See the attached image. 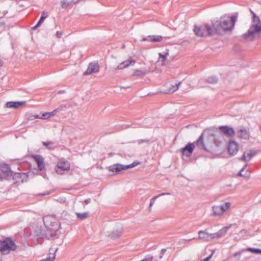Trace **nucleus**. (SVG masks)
Listing matches in <instances>:
<instances>
[{"label": "nucleus", "instance_id": "f257e3e1", "mask_svg": "<svg viewBox=\"0 0 261 261\" xmlns=\"http://www.w3.org/2000/svg\"><path fill=\"white\" fill-rule=\"evenodd\" d=\"M237 19V16L233 15L231 17H222L219 20H214L212 23L214 33L221 34L223 32L231 31L234 28Z\"/></svg>", "mask_w": 261, "mask_h": 261}, {"label": "nucleus", "instance_id": "f03ea898", "mask_svg": "<svg viewBox=\"0 0 261 261\" xmlns=\"http://www.w3.org/2000/svg\"><path fill=\"white\" fill-rule=\"evenodd\" d=\"M252 23L247 32L242 35V38L250 41L253 40L259 36L261 34V21L259 18L252 11Z\"/></svg>", "mask_w": 261, "mask_h": 261}, {"label": "nucleus", "instance_id": "7ed1b4c3", "mask_svg": "<svg viewBox=\"0 0 261 261\" xmlns=\"http://www.w3.org/2000/svg\"><path fill=\"white\" fill-rule=\"evenodd\" d=\"M16 248V245L10 238L0 240V251L3 254H8L11 251H14Z\"/></svg>", "mask_w": 261, "mask_h": 261}, {"label": "nucleus", "instance_id": "20e7f679", "mask_svg": "<svg viewBox=\"0 0 261 261\" xmlns=\"http://www.w3.org/2000/svg\"><path fill=\"white\" fill-rule=\"evenodd\" d=\"M209 137H211L213 140L214 139L213 135L208 134L207 132L204 130L196 141V145L201 149L210 151V149L208 147V142L207 141Z\"/></svg>", "mask_w": 261, "mask_h": 261}, {"label": "nucleus", "instance_id": "39448f33", "mask_svg": "<svg viewBox=\"0 0 261 261\" xmlns=\"http://www.w3.org/2000/svg\"><path fill=\"white\" fill-rule=\"evenodd\" d=\"M194 32L197 36H204L206 34H208L209 35L214 34V29L208 24H205L202 26H195L194 29Z\"/></svg>", "mask_w": 261, "mask_h": 261}, {"label": "nucleus", "instance_id": "423d86ee", "mask_svg": "<svg viewBox=\"0 0 261 261\" xmlns=\"http://www.w3.org/2000/svg\"><path fill=\"white\" fill-rule=\"evenodd\" d=\"M141 163L138 161H134L133 163L127 165H123L119 164L112 165L109 167V171L112 172L119 173L122 170H125L131 168L136 167L139 165Z\"/></svg>", "mask_w": 261, "mask_h": 261}, {"label": "nucleus", "instance_id": "0eeeda50", "mask_svg": "<svg viewBox=\"0 0 261 261\" xmlns=\"http://www.w3.org/2000/svg\"><path fill=\"white\" fill-rule=\"evenodd\" d=\"M231 225L223 227L218 232L213 233H209L210 241L213 239L220 238L224 236L227 230L231 227Z\"/></svg>", "mask_w": 261, "mask_h": 261}, {"label": "nucleus", "instance_id": "6e6552de", "mask_svg": "<svg viewBox=\"0 0 261 261\" xmlns=\"http://www.w3.org/2000/svg\"><path fill=\"white\" fill-rule=\"evenodd\" d=\"M70 167V164L68 161L59 162L57 165L56 172L62 175L65 171L69 170Z\"/></svg>", "mask_w": 261, "mask_h": 261}, {"label": "nucleus", "instance_id": "1a4fd4ad", "mask_svg": "<svg viewBox=\"0 0 261 261\" xmlns=\"http://www.w3.org/2000/svg\"><path fill=\"white\" fill-rule=\"evenodd\" d=\"M194 148L195 145L194 143H189L184 148L180 149V152L182 153V155L190 157L192 155Z\"/></svg>", "mask_w": 261, "mask_h": 261}, {"label": "nucleus", "instance_id": "9d476101", "mask_svg": "<svg viewBox=\"0 0 261 261\" xmlns=\"http://www.w3.org/2000/svg\"><path fill=\"white\" fill-rule=\"evenodd\" d=\"M99 66L97 63H90L84 74L87 75H90L93 73H97L99 71Z\"/></svg>", "mask_w": 261, "mask_h": 261}, {"label": "nucleus", "instance_id": "9b49d317", "mask_svg": "<svg viewBox=\"0 0 261 261\" xmlns=\"http://www.w3.org/2000/svg\"><path fill=\"white\" fill-rule=\"evenodd\" d=\"M239 150V145L234 141H230L228 145V151L231 155L236 154Z\"/></svg>", "mask_w": 261, "mask_h": 261}, {"label": "nucleus", "instance_id": "f8f14e48", "mask_svg": "<svg viewBox=\"0 0 261 261\" xmlns=\"http://www.w3.org/2000/svg\"><path fill=\"white\" fill-rule=\"evenodd\" d=\"M0 170L6 177L12 176L13 175L12 171L8 164L5 163L1 164L0 165Z\"/></svg>", "mask_w": 261, "mask_h": 261}, {"label": "nucleus", "instance_id": "ddd939ff", "mask_svg": "<svg viewBox=\"0 0 261 261\" xmlns=\"http://www.w3.org/2000/svg\"><path fill=\"white\" fill-rule=\"evenodd\" d=\"M136 63V61L132 60L131 57H129L128 60L121 62L116 68V70H121L125 68L128 67L129 65H134Z\"/></svg>", "mask_w": 261, "mask_h": 261}, {"label": "nucleus", "instance_id": "4468645a", "mask_svg": "<svg viewBox=\"0 0 261 261\" xmlns=\"http://www.w3.org/2000/svg\"><path fill=\"white\" fill-rule=\"evenodd\" d=\"M13 179L16 182H23L26 181L28 178L27 175L24 173H15L13 175Z\"/></svg>", "mask_w": 261, "mask_h": 261}, {"label": "nucleus", "instance_id": "2eb2a0df", "mask_svg": "<svg viewBox=\"0 0 261 261\" xmlns=\"http://www.w3.org/2000/svg\"><path fill=\"white\" fill-rule=\"evenodd\" d=\"M219 129L223 134L229 137L233 136L234 135V129L228 126H221Z\"/></svg>", "mask_w": 261, "mask_h": 261}, {"label": "nucleus", "instance_id": "dca6fc26", "mask_svg": "<svg viewBox=\"0 0 261 261\" xmlns=\"http://www.w3.org/2000/svg\"><path fill=\"white\" fill-rule=\"evenodd\" d=\"M32 158L36 162L39 170H43L45 167L44 159L40 155H33Z\"/></svg>", "mask_w": 261, "mask_h": 261}, {"label": "nucleus", "instance_id": "f3484780", "mask_svg": "<svg viewBox=\"0 0 261 261\" xmlns=\"http://www.w3.org/2000/svg\"><path fill=\"white\" fill-rule=\"evenodd\" d=\"M61 111L60 108H57L55 109L53 111L50 112H45L43 113L41 116H39L38 115L36 117V118L41 119H46L49 118L50 117H53L56 115L57 112Z\"/></svg>", "mask_w": 261, "mask_h": 261}, {"label": "nucleus", "instance_id": "a211bd4d", "mask_svg": "<svg viewBox=\"0 0 261 261\" xmlns=\"http://www.w3.org/2000/svg\"><path fill=\"white\" fill-rule=\"evenodd\" d=\"M212 209L213 215L214 216H221L225 212L224 205H215L213 206Z\"/></svg>", "mask_w": 261, "mask_h": 261}, {"label": "nucleus", "instance_id": "6ab92c4d", "mask_svg": "<svg viewBox=\"0 0 261 261\" xmlns=\"http://www.w3.org/2000/svg\"><path fill=\"white\" fill-rule=\"evenodd\" d=\"M238 136L239 138L243 139H248L250 137V133L248 129L245 128L240 129L237 132Z\"/></svg>", "mask_w": 261, "mask_h": 261}, {"label": "nucleus", "instance_id": "aec40b11", "mask_svg": "<svg viewBox=\"0 0 261 261\" xmlns=\"http://www.w3.org/2000/svg\"><path fill=\"white\" fill-rule=\"evenodd\" d=\"M26 102L23 101H8L6 103V106L8 108L17 109L19 107L23 106L25 104Z\"/></svg>", "mask_w": 261, "mask_h": 261}, {"label": "nucleus", "instance_id": "412c9836", "mask_svg": "<svg viewBox=\"0 0 261 261\" xmlns=\"http://www.w3.org/2000/svg\"><path fill=\"white\" fill-rule=\"evenodd\" d=\"M198 238L197 239H200L204 242L210 241L209 233H208L206 230H200L198 231Z\"/></svg>", "mask_w": 261, "mask_h": 261}, {"label": "nucleus", "instance_id": "4be33fe9", "mask_svg": "<svg viewBox=\"0 0 261 261\" xmlns=\"http://www.w3.org/2000/svg\"><path fill=\"white\" fill-rule=\"evenodd\" d=\"M181 84V82H179L178 83H176L175 85H173L170 84V83H167V87H169V89L168 90L167 92L169 93H172L175 91H177L179 88V86Z\"/></svg>", "mask_w": 261, "mask_h": 261}, {"label": "nucleus", "instance_id": "5701e85b", "mask_svg": "<svg viewBox=\"0 0 261 261\" xmlns=\"http://www.w3.org/2000/svg\"><path fill=\"white\" fill-rule=\"evenodd\" d=\"M57 250V248L54 249L50 248L49 250V253L48 254V257L44 259H42L41 261H53L55 258V253Z\"/></svg>", "mask_w": 261, "mask_h": 261}, {"label": "nucleus", "instance_id": "b1692460", "mask_svg": "<svg viewBox=\"0 0 261 261\" xmlns=\"http://www.w3.org/2000/svg\"><path fill=\"white\" fill-rule=\"evenodd\" d=\"M122 233V229L121 227L119 228L118 229L116 230L115 231L111 232L109 234L112 239H115L121 236Z\"/></svg>", "mask_w": 261, "mask_h": 261}, {"label": "nucleus", "instance_id": "393cba45", "mask_svg": "<svg viewBox=\"0 0 261 261\" xmlns=\"http://www.w3.org/2000/svg\"><path fill=\"white\" fill-rule=\"evenodd\" d=\"M170 195V193H162L160 194H159L154 197H153V198H152L151 199H150V204H149V210L150 211L151 210V207H152V206L154 204V202H155V200L159 197L161 196H164V195Z\"/></svg>", "mask_w": 261, "mask_h": 261}, {"label": "nucleus", "instance_id": "a878e982", "mask_svg": "<svg viewBox=\"0 0 261 261\" xmlns=\"http://www.w3.org/2000/svg\"><path fill=\"white\" fill-rule=\"evenodd\" d=\"M76 3L77 2H74L73 0H62L61 1V7L65 9L73 3L76 4Z\"/></svg>", "mask_w": 261, "mask_h": 261}, {"label": "nucleus", "instance_id": "bb28decb", "mask_svg": "<svg viewBox=\"0 0 261 261\" xmlns=\"http://www.w3.org/2000/svg\"><path fill=\"white\" fill-rule=\"evenodd\" d=\"M148 37L149 38V41L151 42H161L163 40V37L160 35H149Z\"/></svg>", "mask_w": 261, "mask_h": 261}, {"label": "nucleus", "instance_id": "cd10ccee", "mask_svg": "<svg viewBox=\"0 0 261 261\" xmlns=\"http://www.w3.org/2000/svg\"><path fill=\"white\" fill-rule=\"evenodd\" d=\"M53 219H54V218L51 216H46L43 217V223L46 227L49 228L51 226V224H50L49 223L51 222V220Z\"/></svg>", "mask_w": 261, "mask_h": 261}, {"label": "nucleus", "instance_id": "c85d7f7f", "mask_svg": "<svg viewBox=\"0 0 261 261\" xmlns=\"http://www.w3.org/2000/svg\"><path fill=\"white\" fill-rule=\"evenodd\" d=\"M248 164H246L243 168L240 170V172L239 173V175L240 176L244 177L245 178H248L250 176V174L249 172H246L245 174H243V172L244 171L245 169L247 167Z\"/></svg>", "mask_w": 261, "mask_h": 261}, {"label": "nucleus", "instance_id": "c756f323", "mask_svg": "<svg viewBox=\"0 0 261 261\" xmlns=\"http://www.w3.org/2000/svg\"><path fill=\"white\" fill-rule=\"evenodd\" d=\"M43 145L45 146L48 149H53L54 148V143L51 141L49 142H43Z\"/></svg>", "mask_w": 261, "mask_h": 261}, {"label": "nucleus", "instance_id": "7c9ffc66", "mask_svg": "<svg viewBox=\"0 0 261 261\" xmlns=\"http://www.w3.org/2000/svg\"><path fill=\"white\" fill-rule=\"evenodd\" d=\"M197 238H192V239H182L181 240H180L178 242V244L180 246H181V245H185V244L188 243L189 242H190V241H191L192 240H197Z\"/></svg>", "mask_w": 261, "mask_h": 261}, {"label": "nucleus", "instance_id": "2f4dec72", "mask_svg": "<svg viewBox=\"0 0 261 261\" xmlns=\"http://www.w3.org/2000/svg\"><path fill=\"white\" fill-rule=\"evenodd\" d=\"M207 82L210 84H215L218 82V78L216 76H210L206 80Z\"/></svg>", "mask_w": 261, "mask_h": 261}, {"label": "nucleus", "instance_id": "473e14b6", "mask_svg": "<svg viewBox=\"0 0 261 261\" xmlns=\"http://www.w3.org/2000/svg\"><path fill=\"white\" fill-rule=\"evenodd\" d=\"M76 215L79 219L81 220H83L85 219L87 217L88 215V212H85L83 213H76Z\"/></svg>", "mask_w": 261, "mask_h": 261}, {"label": "nucleus", "instance_id": "72a5a7b5", "mask_svg": "<svg viewBox=\"0 0 261 261\" xmlns=\"http://www.w3.org/2000/svg\"><path fill=\"white\" fill-rule=\"evenodd\" d=\"M256 154V152L254 150H250L247 152V158H248V160H250L253 156Z\"/></svg>", "mask_w": 261, "mask_h": 261}, {"label": "nucleus", "instance_id": "f704fd0d", "mask_svg": "<svg viewBox=\"0 0 261 261\" xmlns=\"http://www.w3.org/2000/svg\"><path fill=\"white\" fill-rule=\"evenodd\" d=\"M45 19V17H41L38 23L33 28V29L35 30L37 28L39 27L43 23Z\"/></svg>", "mask_w": 261, "mask_h": 261}, {"label": "nucleus", "instance_id": "c9c22d12", "mask_svg": "<svg viewBox=\"0 0 261 261\" xmlns=\"http://www.w3.org/2000/svg\"><path fill=\"white\" fill-rule=\"evenodd\" d=\"M146 74L144 71L141 70H136L133 74L134 76H141Z\"/></svg>", "mask_w": 261, "mask_h": 261}, {"label": "nucleus", "instance_id": "e433bc0d", "mask_svg": "<svg viewBox=\"0 0 261 261\" xmlns=\"http://www.w3.org/2000/svg\"><path fill=\"white\" fill-rule=\"evenodd\" d=\"M247 250L255 254H261V249L254 248H248Z\"/></svg>", "mask_w": 261, "mask_h": 261}, {"label": "nucleus", "instance_id": "4c0bfd02", "mask_svg": "<svg viewBox=\"0 0 261 261\" xmlns=\"http://www.w3.org/2000/svg\"><path fill=\"white\" fill-rule=\"evenodd\" d=\"M138 144H141L142 143H147L148 144L150 143V140L145 139H139L137 141Z\"/></svg>", "mask_w": 261, "mask_h": 261}, {"label": "nucleus", "instance_id": "58836bf2", "mask_svg": "<svg viewBox=\"0 0 261 261\" xmlns=\"http://www.w3.org/2000/svg\"><path fill=\"white\" fill-rule=\"evenodd\" d=\"M144 261H152L153 256L151 255H147L144 258Z\"/></svg>", "mask_w": 261, "mask_h": 261}, {"label": "nucleus", "instance_id": "ea45409f", "mask_svg": "<svg viewBox=\"0 0 261 261\" xmlns=\"http://www.w3.org/2000/svg\"><path fill=\"white\" fill-rule=\"evenodd\" d=\"M168 55V53H166L165 55H162V54L161 53H159V56L162 59V61H164L166 58V57Z\"/></svg>", "mask_w": 261, "mask_h": 261}, {"label": "nucleus", "instance_id": "a19ab883", "mask_svg": "<svg viewBox=\"0 0 261 261\" xmlns=\"http://www.w3.org/2000/svg\"><path fill=\"white\" fill-rule=\"evenodd\" d=\"M246 154H247V152H244L242 156L241 157V159L242 160H243V161L244 162H246L248 160H247V155H246Z\"/></svg>", "mask_w": 261, "mask_h": 261}, {"label": "nucleus", "instance_id": "79ce46f5", "mask_svg": "<svg viewBox=\"0 0 261 261\" xmlns=\"http://www.w3.org/2000/svg\"><path fill=\"white\" fill-rule=\"evenodd\" d=\"M230 202H227L225 203V205H224V209H225V212L230 207Z\"/></svg>", "mask_w": 261, "mask_h": 261}, {"label": "nucleus", "instance_id": "37998d69", "mask_svg": "<svg viewBox=\"0 0 261 261\" xmlns=\"http://www.w3.org/2000/svg\"><path fill=\"white\" fill-rule=\"evenodd\" d=\"M166 251V249L164 248L161 250V255L159 256V259H161L162 258L163 255L165 254Z\"/></svg>", "mask_w": 261, "mask_h": 261}, {"label": "nucleus", "instance_id": "c03bdc74", "mask_svg": "<svg viewBox=\"0 0 261 261\" xmlns=\"http://www.w3.org/2000/svg\"><path fill=\"white\" fill-rule=\"evenodd\" d=\"M41 17H45V18H46L48 17V13L45 11H43L41 13Z\"/></svg>", "mask_w": 261, "mask_h": 261}, {"label": "nucleus", "instance_id": "a18cd8bd", "mask_svg": "<svg viewBox=\"0 0 261 261\" xmlns=\"http://www.w3.org/2000/svg\"><path fill=\"white\" fill-rule=\"evenodd\" d=\"M212 256V254H211L210 255H209L207 257L203 259L202 260H201V261H208L210 260V259L211 258Z\"/></svg>", "mask_w": 261, "mask_h": 261}, {"label": "nucleus", "instance_id": "49530a36", "mask_svg": "<svg viewBox=\"0 0 261 261\" xmlns=\"http://www.w3.org/2000/svg\"><path fill=\"white\" fill-rule=\"evenodd\" d=\"M58 108H60L61 111L66 108V106L65 105H61Z\"/></svg>", "mask_w": 261, "mask_h": 261}, {"label": "nucleus", "instance_id": "de8ad7c7", "mask_svg": "<svg viewBox=\"0 0 261 261\" xmlns=\"http://www.w3.org/2000/svg\"><path fill=\"white\" fill-rule=\"evenodd\" d=\"M91 202V199L89 198V199H87L86 200H85L84 201V202L86 204H88L89 203H90Z\"/></svg>", "mask_w": 261, "mask_h": 261}, {"label": "nucleus", "instance_id": "09e8293b", "mask_svg": "<svg viewBox=\"0 0 261 261\" xmlns=\"http://www.w3.org/2000/svg\"><path fill=\"white\" fill-rule=\"evenodd\" d=\"M56 35L58 38H60L62 36V33L61 32L57 31L56 33Z\"/></svg>", "mask_w": 261, "mask_h": 261}, {"label": "nucleus", "instance_id": "8fccbe9b", "mask_svg": "<svg viewBox=\"0 0 261 261\" xmlns=\"http://www.w3.org/2000/svg\"><path fill=\"white\" fill-rule=\"evenodd\" d=\"M241 255V252H237L234 253L233 256H239Z\"/></svg>", "mask_w": 261, "mask_h": 261}, {"label": "nucleus", "instance_id": "3c124183", "mask_svg": "<svg viewBox=\"0 0 261 261\" xmlns=\"http://www.w3.org/2000/svg\"><path fill=\"white\" fill-rule=\"evenodd\" d=\"M148 38H149V37H144V38H143L141 40V41H147V40H148Z\"/></svg>", "mask_w": 261, "mask_h": 261}, {"label": "nucleus", "instance_id": "603ef678", "mask_svg": "<svg viewBox=\"0 0 261 261\" xmlns=\"http://www.w3.org/2000/svg\"><path fill=\"white\" fill-rule=\"evenodd\" d=\"M49 194V192H47V193H44L42 194L41 195H48V194Z\"/></svg>", "mask_w": 261, "mask_h": 261}, {"label": "nucleus", "instance_id": "864d4df0", "mask_svg": "<svg viewBox=\"0 0 261 261\" xmlns=\"http://www.w3.org/2000/svg\"><path fill=\"white\" fill-rule=\"evenodd\" d=\"M148 126H149L148 125H146L145 124H143V126L147 127Z\"/></svg>", "mask_w": 261, "mask_h": 261}, {"label": "nucleus", "instance_id": "5fc2aeb1", "mask_svg": "<svg viewBox=\"0 0 261 261\" xmlns=\"http://www.w3.org/2000/svg\"><path fill=\"white\" fill-rule=\"evenodd\" d=\"M145 123H146L147 121H148V119H145Z\"/></svg>", "mask_w": 261, "mask_h": 261}]
</instances>
